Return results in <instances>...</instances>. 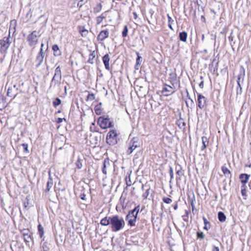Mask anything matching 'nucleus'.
Returning a JSON list of instances; mask_svg holds the SVG:
<instances>
[{"mask_svg": "<svg viewBox=\"0 0 251 251\" xmlns=\"http://www.w3.org/2000/svg\"><path fill=\"white\" fill-rule=\"evenodd\" d=\"M125 222L122 217L118 215L111 217L110 228L112 231L117 232L124 228Z\"/></svg>", "mask_w": 251, "mask_h": 251, "instance_id": "1", "label": "nucleus"}, {"mask_svg": "<svg viewBox=\"0 0 251 251\" xmlns=\"http://www.w3.org/2000/svg\"><path fill=\"white\" fill-rule=\"evenodd\" d=\"M140 210V206L138 205L134 209L129 212L126 216V220L128 224L131 226H134L136 221L137 216Z\"/></svg>", "mask_w": 251, "mask_h": 251, "instance_id": "2", "label": "nucleus"}, {"mask_svg": "<svg viewBox=\"0 0 251 251\" xmlns=\"http://www.w3.org/2000/svg\"><path fill=\"white\" fill-rule=\"evenodd\" d=\"M40 37L39 32L33 31L27 37V41L29 46L34 48L38 43V39Z\"/></svg>", "mask_w": 251, "mask_h": 251, "instance_id": "3", "label": "nucleus"}, {"mask_svg": "<svg viewBox=\"0 0 251 251\" xmlns=\"http://www.w3.org/2000/svg\"><path fill=\"white\" fill-rule=\"evenodd\" d=\"M98 123L101 128L106 129L114 126L113 123L108 117L101 116L98 120Z\"/></svg>", "mask_w": 251, "mask_h": 251, "instance_id": "4", "label": "nucleus"}, {"mask_svg": "<svg viewBox=\"0 0 251 251\" xmlns=\"http://www.w3.org/2000/svg\"><path fill=\"white\" fill-rule=\"evenodd\" d=\"M118 133L116 130H110L107 133L106 142L110 145H113L117 142Z\"/></svg>", "mask_w": 251, "mask_h": 251, "instance_id": "5", "label": "nucleus"}, {"mask_svg": "<svg viewBox=\"0 0 251 251\" xmlns=\"http://www.w3.org/2000/svg\"><path fill=\"white\" fill-rule=\"evenodd\" d=\"M61 72L59 66H58L55 70L54 75L50 83V87L56 85H59L61 80Z\"/></svg>", "mask_w": 251, "mask_h": 251, "instance_id": "6", "label": "nucleus"}, {"mask_svg": "<svg viewBox=\"0 0 251 251\" xmlns=\"http://www.w3.org/2000/svg\"><path fill=\"white\" fill-rule=\"evenodd\" d=\"M11 42L8 37H4L0 41V51L1 53H5L8 49Z\"/></svg>", "mask_w": 251, "mask_h": 251, "instance_id": "7", "label": "nucleus"}, {"mask_svg": "<svg viewBox=\"0 0 251 251\" xmlns=\"http://www.w3.org/2000/svg\"><path fill=\"white\" fill-rule=\"evenodd\" d=\"M176 91V89L174 84H172V86L164 85L162 90V93L165 96H168L175 93Z\"/></svg>", "mask_w": 251, "mask_h": 251, "instance_id": "8", "label": "nucleus"}, {"mask_svg": "<svg viewBox=\"0 0 251 251\" xmlns=\"http://www.w3.org/2000/svg\"><path fill=\"white\" fill-rule=\"evenodd\" d=\"M139 146L137 138H133L129 142V147L127 151V153L130 154Z\"/></svg>", "mask_w": 251, "mask_h": 251, "instance_id": "9", "label": "nucleus"}, {"mask_svg": "<svg viewBox=\"0 0 251 251\" xmlns=\"http://www.w3.org/2000/svg\"><path fill=\"white\" fill-rule=\"evenodd\" d=\"M198 107L200 109L203 108L206 105V98L202 95L199 94L198 96Z\"/></svg>", "mask_w": 251, "mask_h": 251, "instance_id": "10", "label": "nucleus"}, {"mask_svg": "<svg viewBox=\"0 0 251 251\" xmlns=\"http://www.w3.org/2000/svg\"><path fill=\"white\" fill-rule=\"evenodd\" d=\"M44 57V54L43 52V50L41 49L39 53L38 54V55L36 57V60H35V62L36 63V67L38 68L41 65V64H42V63L43 61Z\"/></svg>", "mask_w": 251, "mask_h": 251, "instance_id": "11", "label": "nucleus"}, {"mask_svg": "<svg viewBox=\"0 0 251 251\" xmlns=\"http://www.w3.org/2000/svg\"><path fill=\"white\" fill-rule=\"evenodd\" d=\"M109 34L108 30H101L98 35L97 39L99 41H102L109 36Z\"/></svg>", "mask_w": 251, "mask_h": 251, "instance_id": "12", "label": "nucleus"}, {"mask_svg": "<svg viewBox=\"0 0 251 251\" xmlns=\"http://www.w3.org/2000/svg\"><path fill=\"white\" fill-rule=\"evenodd\" d=\"M24 241L26 242H29L31 239L29 231L28 229H24L21 231Z\"/></svg>", "mask_w": 251, "mask_h": 251, "instance_id": "13", "label": "nucleus"}, {"mask_svg": "<svg viewBox=\"0 0 251 251\" xmlns=\"http://www.w3.org/2000/svg\"><path fill=\"white\" fill-rule=\"evenodd\" d=\"M250 175L246 174H241L239 176V179L241 182L242 183V185H246V184L248 182Z\"/></svg>", "mask_w": 251, "mask_h": 251, "instance_id": "14", "label": "nucleus"}, {"mask_svg": "<svg viewBox=\"0 0 251 251\" xmlns=\"http://www.w3.org/2000/svg\"><path fill=\"white\" fill-rule=\"evenodd\" d=\"M109 60V56L108 54H105L102 58V61L104 64L105 69L107 70H110Z\"/></svg>", "mask_w": 251, "mask_h": 251, "instance_id": "15", "label": "nucleus"}, {"mask_svg": "<svg viewBox=\"0 0 251 251\" xmlns=\"http://www.w3.org/2000/svg\"><path fill=\"white\" fill-rule=\"evenodd\" d=\"M100 224L103 226H107L111 225V217H105L102 219L100 222Z\"/></svg>", "mask_w": 251, "mask_h": 251, "instance_id": "16", "label": "nucleus"}, {"mask_svg": "<svg viewBox=\"0 0 251 251\" xmlns=\"http://www.w3.org/2000/svg\"><path fill=\"white\" fill-rule=\"evenodd\" d=\"M107 16V12L102 13L100 16L96 18V20L98 25L100 24L102 21L106 18Z\"/></svg>", "mask_w": 251, "mask_h": 251, "instance_id": "17", "label": "nucleus"}, {"mask_svg": "<svg viewBox=\"0 0 251 251\" xmlns=\"http://www.w3.org/2000/svg\"><path fill=\"white\" fill-rule=\"evenodd\" d=\"M52 49L53 50V54L55 56H59L61 55V51L57 45H53Z\"/></svg>", "mask_w": 251, "mask_h": 251, "instance_id": "18", "label": "nucleus"}, {"mask_svg": "<svg viewBox=\"0 0 251 251\" xmlns=\"http://www.w3.org/2000/svg\"><path fill=\"white\" fill-rule=\"evenodd\" d=\"M202 146L201 148V150H204L208 145L209 141L208 138L205 136H203L201 138Z\"/></svg>", "mask_w": 251, "mask_h": 251, "instance_id": "19", "label": "nucleus"}, {"mask_svg": "<svg viewBox=\"0 0 251 251\" xmlns=\"http://www.w3.org/2000/svg\"><path fill=\"white\" fill-rule=\"evenodd\" d=\"M53 185V180L50 177L47 183V188H46L45 191L46 193L49 192L50 189L52 188Z\"/></svg>", "mask_w": 251, "mask_h": 251, "instance_id": "20", "label": "nucleus"}, {"mask_svg": "<svg viewBox=\"0 0 251 251\" xmlns=\"http://www.w3.org/2000/svg\"><path fill=\"white\" fill-rule=\"evenodd\" d=\"M108 166H109V161L108 159H105L103 162V167L102 168V173L105 175L107 174L106 168Z\"/></svg>", "mask_w": 251, "mask_h": 251, "instance_id": "21", "label": "nucleus"}, {"mask_svg": "<svg viewBox=\"0 0 251 251\" xmlns=\"http://www.w3.org/2000/svg\"><path fill=\"white\" fill-rule=\"evenodd\" d=\"M16 21L12 20L10 22V27H9V32L13 31L15 32V29L16 26Z\"/></svg>", "mask_w": 251, "mask_h": 251, "instance_id": "22", "label": "nucleus"}, {"mask_svg": "<svg viewBox=\"0 0 251 251\" xmlns=\"http://www.w3.org/2000/svg\"><path fill=\"white\" fill-rule=\"evenodd\" d=\"M179 37L181 41L186 42L187 37V34L186 32L183 31L179 33Z\"/></svg>", "mask_w": 251, "mask_h": 251, "instance_id": "23", "label": "nucleus"}, {"mask_svg": "<svg viewBox=\"0 0 251 251\" xmlns=\"http://www.w3.org/2000/svg\"><path fill=\"white\" fill-rule=\"evenodd\" d=\"M218 219L220 222H225L226 219V217L224 213L222 212H219L218 213Z\"/></svg>", "mask_w": 251, "mask_h": 251, "instance_id": "24", "label": "nucleus"}, {"mask_svg": "<svg viewBox=\"0 0 251 251\" xmlns=\"http://www.w3.org/2000/svg\"><path fill=\"white\" fill-rule=\"evenodd\" d=\"M241 79L242 80L243 79V75H242V74H240L238 75V80H237V84H238L239 87H240V93H241V92H242V87H241V85L240 84V81H241Z\"/></svg>", "mask_w": 251, "mask_h": 251, "instance_id": "25", "label": "nucleus"}, {"mask_svg": "<svg viewBox=\"0 0 251 251\" xmlns=\"http://www.w3.org/2000/svg\"><path fill=\"white\" fill-rule=\"evenodd\" d=\"M102 9V5L100 3L98 4L94 8V12L95 13H98L100 12Z\"/></svg>", "mask_w": 251, "mask_h": 251, "instance_id": "26", "label": "nucleus"}, {"mask_svg": "<svg viewBox=\"0 0 251 251\" xmlns=\"http://www.w3.org/2000/svg\"><path fill=\"white\" fill-rule=\"evenodd\" d=\"M147 189L146 190V192L142 195V197L144 200L147 199L150 194V187L147 186Z\"/></svg>", "mask_w": 251, "mask_h": 251, "instance_id": "27", "label": "nucleus"}, {"mask_svg": "<svg viewBox=\"0 0 251 251\" xmlns=\"http://www.w3.org/2000/svg\"><path fill=\"white\" fill-rule=\"evenodd\" d=\"M101 104V103L100 102V103L99 104H98L97 105L95 106L94 107V110L97 115H100L101 113V110H100Z\"/></svg>", "mask_w": 251, "mask_h": 251, "instance_id": "28", "label": "nucleus"}, {"mask_svg": "<svg viewBox=\"0 0 251 251\" xmlns=\"http://www.w3.org/2000/svg\"><path fill=\"white\" fill-rule=\"evenodd\" d=\"M38 229L39 231V234L41 238H42L44 235V228L41 225L39 224L38 226Z\"/></svg>", "mask_w": 251, "mask_h": 251, "instance_id": "29", "label": "nucleus"}, {"mask_svg": "<svg viewBox=\"0 0 251 251\" xmlns=\"http://www.w3.org/2000/svg\"><path fill=\"white\" fill-rule=\"evenodd\" d=\"M79 31L82 36H86L88 33V30L85 29L84 27H80Z\"/></svg>", "mask_w": 251, "mask_h": 251, "instance_id": "30", "label": "nucleus"}, {"mask_svg": "<svg viewBox=\"0 0 251 251\" xmlns=\"http://www.w3.org/2000/svg\"><path fill=\"white\" fill-rule=\"evenodd\" d=\"M222 171H223L224 174L225 176H228L230 175V172L229 170L225 166H223L222 168Z\"/></svg>", "mask_w": 251, "mask_h": 251, "instance_id": "31", "label": "nucleus"}, {"mask_svg": "<svg viewBox=\"0 0 251 251\" xmlns=\"http://www.w3.org/2000/svg\"><path fill=\"white\" fill-rule=\"evenodd\" d=\"M167 17L168 19V26L170 29H173L172 25L174 22V20L172 19V18L170 16L169 14H167Z\"/></svg>", "mask_w": 251, "mask_h": 251, "instance_id": "32", "label": "nucleus"}, {"mask_svg": "<svg viewBox=\"0 0 251 251\" xmlns=\"http://www.w3.org/2000/svg\"><path fill=\"white\" fill-rule=\"evenodd\" d=\"M241 194L243 196H247V190L246 188V185H242L241 186Z\"/></svg>", "mask_w": 251, "mask_h": 251, "instance_id": "33", "label": "nucleus"}, {"mask_svg": "<svg viewBox=\"0 0 251 251\" xmlns=\"http://www.w3.org/2000/svg\"><path fill=\"white\" fill-rule=\"evenodd\" d=\"M15 88V85H14L13 86V88ZM12 89H13L12 87L9 88L8 89L7 92V95L8 96L10 97H15V95L12 93Z\"/></svg>", "mask_w": 251, "mask_h": 251, "instance_id": "34", "label": "nucleus"}, {"mask_svg": "<svg viewBox=\"0 0 251 251\" xmlns=\"http://www.w3.org/2000/svg\"><path fill=\"white\" fill-rule=\"evenodd\" d=\"M189 214V212L185 210V214L182 216L183 220L185 222L188 221V215Z\"/></svg>", "mask_w": 251, "mask_h": 251, "instance_id": "35", "label": "nucleus"}, {"mask_svg": "<svg viewBox=\"0 0 251 251\" xmlns=\"http://www.w3.org/2000/svg\"><path fill=\"white\" fill-rule=\"evenodd\" d=\"M61 100L59 98H56L53 102V104L54 106H57L61 104Z\"/></svg>", "mask_w": 251, "mask_h": 251, "instance_id": "36", "label": "nucleus"}, {"mask_svg": "<svg viewBox=\"0 0 251 251\" xmlns=\"http://www.w3.org/2000/svg\"><path fill=\"white\" fill-rule=\"evenodd\" d=\"M95 99V96L94 94H89L87 97V100H93Z\"/></svg>", "mask_w": 251, "mask_h": 251, "instance_id": "37", "label": "nucleus"}, {"mask_svg": "<svg viewBox=\"0 0 251 251\" xmlns=\"http://www.w3.org/2000/svg\"><path fill=\"white\" fill-rule=\"evenodd\" d=\"M95 56L94 55L93 53H92L89 55V58L88 59V62L92 64L93 63V59L95 58Z\"/></svg>", "mask_w": 251, "mask_h": 251, "instance_id": "38", "label": "nucleus"}, {"mask_svg": "<svg viewBox=\"0 0 251 251\" xmlns=\"http://www.w3.org/2000/svg\"><path fill=\"white\" fill-rule=\"evenodd\" d=\"M128 29L127 26H125L124 29V30L122 32V35L123 37H126L127 35Z\"/></svg>", "mask_w": 251, "mask_h": 251, "instance_id": "39", "label": "nucleus"}, {"mask_svg": "<svg viewBox=\"0 0 251 251\" xmlns=\"http://www.w3.org/2000/svg\"><path fill=\"white\" fill-rule=\"evenodd\" d=\"M163 201L164 202H165L167 204H170L172 201V200L170 198H164L163 199Z\"/></svg>", "mask_w": 251, "mask_h": 251, "instance_id": "40", "label": "nucleus"}, {"mask_svg": "<svg viewBox=\"0 0 251 251\" xmlns=\"http://www.w3.org/2000/svg\"><path fill=\"white\" fill-rule=\"evenodd\" d=\"M137 54L138 57L136 59V65H140L141 63V57H140L139 56V53L138 52H137Z\"/></svg>", "mask_w": 251, "mask_h": 251, "instance_id": "41", "label": "nucleus"}, {"mask_svg": "<svg viewBox=\"0 0 251 251\" xmlns=\"http://www.w3.org/2000/svg\"><path fill=\"white\" fill-rule=\"evenodd\" d=\"M197 236L199 238L203 239L204 237V235L203 232H198Z\"/></svg>", "mask_w": 251, "mask_h": 251, "instance_id": "42", "label": "nucleus"}, {"mask_svg": "<svg viewBox=\"0 0 251 251\" xmlns=\"http://www.w3.org/2000/svg\"><path fill=\"white\" fill-rule=\"evenodd\" d=\"M63 120H65V119L59 118L57 119L56 122L57 123H61L63 122Z\"/></svg>", "mask_w": 251, "mask_h": 251, "instance_id": "43", "label": "nucleus"}, {"mask_svg": "<svg viewBox=\"0 0 251 251\" xmlns=\"http://www.w3.org/2000/svg\"><path fill=\"white\" fill-rule=\"evenodd\" d=\"M212 251H219V249L218 247H216L215 246H214L212 249Z\"/></svg>", "mask_w": 251, "mask_h": 251, "instance_id": "44", "label": "nucleus"}, {"mask_svg": "<svg viewBox=\"0 0 251 251\" xmlns=\"http://www.w3.org/2000/svg\"><path fill=\"white\" fill-rule=\"evenodd\" d=\"M176 174L179 176H181L182 175V172L180 170H178L176 171Z\"/></svg>", "mask_w": 251, "mask_h": 251, "instance_id": "45", "label": "nucleus"}, {"mask_svg": "<svg viewBox=\"0 0 251 251\" xmlns=\"http://www.w3.org/2000/svg\"><path fill=\"white\" fill-rule=\"evenodd\" d=\"M170 173L171 177L173 178V170H172V168H170Z\"/></svg>", "mask_w": 251, "mask_h": 251, "instance_id": "46", "label": "nucleus"}, {"mask_svg": "<svg viewBox=\"0 0 251 251\" xmlns=\"http://www.w3.org/2000/svg\"><path fill=\"white\" fill-rule=\"evenodd\" d=\"M203 85H204V82H203V81H202L200 83V84H199V86H200V87H201V88H203Z\"/></svg>", "mask_w": 251, "mask_h": 251, "instance_id": "47", "label": "nucleus"}, {"mask_svg": "<svg viewBox=\"0 0 251 251\" xmlns=\"http://www.w3.org/2000/svg\"><path fill=\"white\" fill-rule=\"evenodd\" d=\"M22 145L24 147V148L25 150H27V147H28L27 144H23Z\"/></svg>", "mask_w": 251, "mask_h": 251, "instance_id": "48", "label": "nucleus"}, {"mask_svg": "<svg viewBox=\"0 0 251 251\" xmlns=\"http://www.w3.org/2000/svg\"><path fill=\"white\" fill-rule=\"evenodd\" d=\"M95 126V124L94 123H92V126H90V130L92 131H94V130H93V127H92V126Z\"/></svg>", "mask_w": 251, "mask_h": 251, "instance_id": "49", "label": "nucleus"}, {"mask_svg": "<svg viewBox=\"0 0 251 251\" xmlns=\"http://www.w3.org/2000/svg\"><path fill=\"white\" fill-rule=\"evenodd\" d=\"M133 15H134V18L135 19H136L137 18V13L136 12H133Z\"/></svg>", "mask_w": 251, "mask_h": 251, "instance_id": "50", "label": "nucleus"}, {"mask_svg": "<svg viewBox=\"0 0 251 251\" xmlns=\"http://www.w3.org/2000/svg\"><path fill=\"white\" fill-rule=\"evenodd\" d=\"M174 208L175 210H176L177 209V204H176L174 206Z\"/></svg>", "mask_w": 251, "mask_h": 251, "instance_id": "51", "label": "nucleus"}, {"mask_svg": "<svg viewBox=\"0 0 251 251\" xmlns=\"http://www.w3.org/2000/svg\"><path fill=\"white\" fill-rule=\"evenodd\" d=\"M85 195H83L82 196H81V199L82 200H84L85 199Z\"/></svg>", "mask_w": 251, "mask_h": 251, "instance_id": "52", "label": "nucleus"}, {"mask_svg": "<svg viewBox=\"0 0 251 251\" xmlns=\"http://www.w3.org/2000/svg\"><path fill=\"white\" fill-rule=\"evenodd\" d=\"M204 224L206 225L207 223V221L205 218H203Z\"/></svg>", "mask_w": 251, "mask_h": 251, "instance_id": "53", "label": "nucleus"}, {"mask_svg": "<svg viewBox=\"0 0 251 251\" xmlns=\"http://www.w3.org/2000/svg\"><path fill=\"white\" fill-rule=\"evenodd\" d=\"M239 91H240V87H239V86H238V87L237 88V93H239Z\"/></svg>", "mask_w": 251, "mask_h": 251, "instance_id": "54", "label": "nucleus"}, {"mask_svg": "<svg viewBox=\"0 0 251 251\" xmlns=\"http://www.w3.org/2000/svg\"><path fill=\"white\" fill-rule=\"evenodd\" d=\"M43 47H44V44L42 43L41 46V49H42L43 50Z\"/></svg>", "mask_w": 251, "mask_h": 251, "instance_id": "55", "label": "nucleus"}, {"mask_svg": "<svg viewBox=\"0 0 251 251\" xmlns=\"http://www.w3.org/2000/svg\"><path fill=\"white\" fill-rule=\"evenodd\" d=\"M204 35L203 34L202 35V40H204Z\"/></svg>", "mask_w": 251, "mask_h": 251, "instance_id": "56", "label": "nucleus"}, {"mask_svg": "<svg viewBox=\"0 0 251 251\" xmlns=\"http://www.w3.org/2000/svg\"><path fill=\"white\" fill-rule=\"evenodd\" d=\"M144 187H145V186H144V185L143 184H142V190H144Z\"/></svg>", "mask_w": 251, "mask_h": 251, "instance_id": "57", "label": "nucleus"}, {"mask_svg": "<svg viewBox=\"0 0 251 251\" xmlns=\"http://www.w3.org/2000/svg\"><path fill=\"white\" fill-rule=\"evenodd\" d=\"M126 184L128 186H130L131 185V183H128V182H126Z\"/></svg>", "mask_w": 251, "mask_h": 251, "instance_id": "58", "label": "nucleus"}, {"mask_svg": "<svg viewBox=\"0 0 251 251\" xmlns=\"http://www.w3.org/2000/svg\"><path fill=\"white\" fill-rule=\"evenodd\" d=\"M204 229H207V228H206V226H204Z\"/></svg>", "mask_w": 251, "mask_h": 251, "instance_id": "59", "label": "nucleus"}, {"mask_svg": "<svg viewBox=\"0 0 251 251\" xmlns=\"http://www.w3.org/2000/svg\"><path fill=\"white\" fill-rule=\"evenodd\" d=\"M81 166H79V167H78V168H79V169H80V168H81Z\"/></svg>", "mask_w": 251, "mask_h": 251, "instance_id": "60", "label": "nucleus"}]
</instances>
